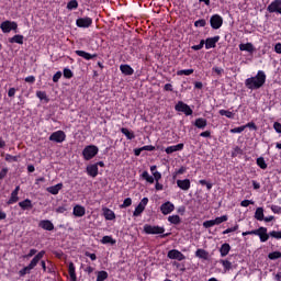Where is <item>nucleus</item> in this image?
Masks as SVG:
<instances>
[{"mask_svg":"<svg viewBox=\"0 0 281 281\" xmlns=\"http://www.w3.org/2000/svg\"><path fill=\"white\" fill-rule=\"evenodd\" d=\"M64 78L71 80L74 78V72L69 68H64Z\"/></svg>","mask_w":281,"mask_h":281,"instance_id":"8fccbe9b","label":"nucleus"},{"mask_svg":"<svg viewBox=\"0 0 281 281\" xmlns=\"http://www.w3.org/2000/svg\"><path fill=\"white\" fill-rule=\"evenodd\" d=\"M121 133L125 135L126 139H135V133L128 131L126 127H122Z\"/></svg>","mask_w":281,"mask_h":281,"instance_id":"473e14b6","label":"nucleus"},{"mask_svg":"<svg viewBox=\"0 0 281 281\" xmlns=\"http://www.w3.org/2000/svg\"><path fill=\"white\" fill-rule=\"evenodd\" d=\"M270 210L273 212V214H281V206L279 205H271Z\"/></svg>","mask_w":281,"mask_h":281,"instance_id":"052dcab7","label":"nucleus"},{"mask_svg":"<svg viewBox=\"0 0 281 281\" xmlns=\"http://www.w3.org/2000/svg\"><path fill=\"white\" fill-rule=\"evenodd\" d=\"M109 278V272L101 270L97 272V281H104L108 280Z\"/></svg>","mask_w":281,"mask_h":281,"instance_id":"f704fd0d","label":"nucleus"},{"mask_svg":"<svg viewBox=\"0 0 281 281\" xmlns=\"http://www.w3.org/2000/svg\"><path fill=\"white\" fill-rule=\"evenodd\" d=\"M160 212L164 216H168V214H172L175 212V204L170 201H167L160 205Z\"/></svg>","mask_w":281,"mask_h":281,"instance_id":"9b49d317","label":"nucleus"},{"mask_svg":"<svg viewBox=\"0 0 281 281\" xmlns=\"http://www.w3.org/2000/svg\"><path fill=\"white\" fill-rule=\"evenodd\" d=\"M38 226L46 232H54V223L49 220H42Z\"/></svg>","mask_w":281,"mask_h":281,"instance_id":"a211bd4d","label":"nucleus"},{"mask_svg":"<svg viewBox=\"0 0 281 281\" xmlns=\"http://www.w3.org/2000/svg\"><path fill=\"white\" fill-rule=\"evenodd\" d=\"M271 238H276L277 240L281 239V231H272L270 232Z\"/></svg>","mask_w":281,"mask_h":281,"instance_id":"864d4df0","label":"nucleus"},{"mask_svg":"<svg viewBox=\"0 0 281 281\" xmlns=\"http://www.w3.org/2000/svg\"><path fill=\"white\" fill-rule=\"evenodd\" d=\"M168 222L171 223V225H179L181 223V217L179 215H170Z\"/></svg>","mask_w":281,"mask_h":281,"instance_id":"c9c22d12","label":"nucleus"},{"mask_svg":"<svg viewBox=\"0 0 281 281\" xmlns=\"http://www.w3.org/2000/svg\"><path fill=\"white\" fill-rule=\"evenodd\" d=\"M214 220L203 222V227H205V229H210V227H214Z\"/></svg>","mask_w":281,"mask_h":281,"instance_id":"4d7b16f0","label":"nucleus"},{"mask_svg":"<svg viewBox=\"0 0 281 281\" xmlns=\"http://www.w3.org/2000/svg\"><path fill=\"white\" fill-rule=\"evenodd\" d=\"M239 227L240 226L238 225V223H236L233 227H229L223 231L222 234L225 235V234H232L234 232H238Z\"/></svg>","mask_w":281,"mask_h":281,"instance_id":"a19ab883","label":"nucleus"},{"mask_svg":"<svg viewBox=\"0 0 281 281\" xmlns=\"http://www.w3.org/2000/svg\"><path fill=\"white\" fill-rule=\"evenodd\" d=\"M120 70L124 76H133V74H135V70L133 69V67H131L127 64L121 65L120 66Z\"/></svg>","mask_w":281,"mask_h":281,"instance_id":"4be33fe9","label":"nucleus"},{"mask_svg":"<svg viewBox=\"0 0 281 281\" xmlns=\"http://www.w3.org/2000/svg\"><path fill=\"white\" fill-rule=\"evenodd\" d=\"M184 148V145L183 143H180L178 145H172V146H169L165 149V153L167 155H172V153H178L179 150H183Z\"/></svg>","mask_w":281,"mask_h":281,"instance_id":"aec40b11","label":"nucleus"},{"mask_svg":"<svg viewBox=\"0 0 281 281\" xmlns=\"http://www.w3.org/2000/svg\"><path fill=\"white\" fill-rule=\"evenodd\" d=\"M75 54L77 56H80L81 58H85V60H92V58H98V54L91 55L90 53H87L85 50H76Z\"/></svg>","mask_w":281,"mask_h":281,"instance_id":"412c9836","label":"nucleus"},{"mask_svg":"<svg viewBox=\"0 0 281 281\" xmlns=\"http://www.w3.org/2000/svg\"><path fill=\"white\" fill-rule=\"evenodd\" d=\"M205 25H207L205 19H200L194 22V27H205Z\"/></svg>","mask_w":281,"mask_h":281,"instance_id":"09e8293b","label":"nucleus"},{"mask_svg":"<svg viewBox=\"0 0 281 281\" xmlns=\"http://www.w3.org/2000/svg\"><path fill=\"white\" fill-rule=\"evenodd\" d=\"M245 128H247V126H245V125H241L239 127H234L231 130V133H233V134L243 133V131H245Z\"/></svg>","mask_w":281,"mask_h":281,"instance_id":"6e6d98bb","label":"nucleus"},{"mask_svg":"<svg viewBox=\"0 0 281 281\" xmlns=\"http://www.w3.org/2000/svg\"><path fill=\"white\" fill-rule=\"evenodd\" d=\"M146 209L142 205V204H138L136 207H135V211L133 212V216H139L142 215V213L145 211Z\"/></svg>","mask_w":281,"mask_h":281,"instance_id":"c03bdc74","label":"nucleus"},{"mask_svg":"<svg viewBox=\"0 0 281 281\" xmlns=\"http://www.w3.org/2000/svg\"><path fill=\"white\" fill-rule=\"evenodd\" d=\"M38 254V250L32 248L27 255L24 256V258H32L33 256H36Z\"/></svg>","mask_w":281,"mask_h":281,"instance_id":"69168bd1","label":"nucleus"},{"mask_svg":"<svg viewBox=\"0 0 281 281\" xmlns=\"http://www.w3.org/2000/svg\"><path fill=\"white\" fill-rule=\"evenodd\" d=\"M61 190H63V182L47 188V192L54 195L58 194V192H60Z\"/></svg>","mask_w":281,"mask_h":281,"instance_id":"a878e982","label":"nucleus"},{"mask_svg":"<svg viewBox=\"0 0 281 281\" xmlns=\"http://www.w3.org/2000/svg\"><path fill=\"white\" fill-rule=\"evenodd\" d=\"M229 251H232V246L228 243H225L220 247V254L222 258H225V256H227Z\"/></svg>","mask_w":281,"mask_h":281,"instance_id":"393cba45","label":"nucleus"},{"mask_svg":"<svg viewBox=\"0 0 281 281\" xmlns=\"http://www.w3.org/2000/svg\"><path fill=\"white\" fill-rule=\"evenodd\" d=\"M103 216L105 221H115V212H113L111 209H104Z\"/></svg>","mask_w":281,"mask_h":281,"instance_id":"c85d7f7f","label":"nucleus"},{"mask_svg":"<svg viewBox=\"0 0 281 281\" xmlns=\"http://www.w3.org/2000/svg\"><path fill=\"white\" fill-rule=\"evenodd\" d=\"M241 235L243 236H258L260 243H267V240H269V238L271 236L270 233H268L267 227H265V226H260L257 229L243 232Z\"/></svg>","mask_w":281,"mask_h":281,"instance_id":"7ed1b4c3","label":"nucleus"},{"mask_svg":"<svg viewBox=\"0 0 281 281\" xmlns=\"http://www.w3.org/2000/svg\"><path fill=\"white\" fill-rule=\"evenodd\" d=\"M269 260H278L281 258L280 251H273L268 255Z\"/></svg>","mask_w":281,"mask_h":281,"instance_id":"a18cd8bd","label":"nucleus"},{"mask_svg":"<svg viewBox=\"0 0 281 281\" xmlns=\"http://www.w3.org/2000/svg\"><path fill=\"white\" fill-rule=\"evenodd\" d=\"M19 27V24L16 22L12 21H4L1 23L0 29L2 30L3 34H10L12 30H16Z\"/></svg>","mask_w":281,"mask_h":281,"instance_id":"0eeeda50","label":"nucleus"},{"mask_svg":"<svg viewBox=\"0 0 281 281\" xmlns=\"http://www.w3.org/2000/svg\"><path fill=\"white\" fill-rule=\"evenodd\" d=\"M86 170L89 177H92V178L98 177V165H89Z\"/></svg>","mask_w":281,"mask_h":281,"instance_id":"cd10ccee","label":"nucleus"},{"mask_svg":"<svg viewBox=\"0 0 281 281\" xmlns=\"http://www.w3.org/2000/svg\"><path fill=\"white\" fill-rule=\"evenodd\" d=\"M204 45H205V40H201L200 44L191 46V49H193V52H199Z\"/></svg>","mask_w":281,"mask_h":281,"instance_id":"603ef678","label":"nucleus"},{"mask_svg":"<svg viewBox=\"0 0 281 281\" xmlns=\"http://www.w3.org/2000/svg\"><path fill=\"white\" fill-rule=\"evenodd\" d=\"M144 232L145 234H164V232H166V228L161 226H153V225L146 224L144 226Z\"/></svg>","mask_w":281,"mask_h":281,"instance_id":"ddd939ff","label":"nucleus"},{"mask_svg":"<svg viewBox=\"0 0 281 281\" xmlns=\"http://www.w3.org/2000/svg\"><path fill=\"white\" fill-rule=\"evenodd\" d=\"M177 186L180 188V190L188 192V190L191 188L190 179L177 180Z\"/></svg>","mask_w":281,"mask_h":281,"instance_id":"6ab92c4d","label":"nucleus"},{"mask_svg":"<svg viewBox=\"0 0 281 281\" xmlns=\"http://www.w3.org/2000/svg\"><path fill=\"white\" fill-rule=\"evenodd\" d=\"M212 71H214V74H216L217 76H223V74L225 72V70L220 67H213Z\"/></svg>","mask_w":281,"mask_h":281,"instance_id":"680f3d73","label":"nucleus"},{"mask_svg":"<svg viewBox=\"0 0 281 281\" xmlns=\"http://www.w3.org/2000/svg\"><path fill=\"white\" fill-rule=\"evenodd\" d=\"M19 207H21V210L23 211L32 210L34 207V204H32V200L25 199L24 201L19 202Z\"/></svg>","mask_w":281,"mask_h":281,"instance_id":"5701e85b","label":"nucleus"},{"mask_svg":"<svg viewBox=\"0 0 281 281\" xmlns=\"http://www.w3.org/2000/svg\"><path fill=\"white\" fill-rule=\"evenodd\" d=\"M74 216H77L78 218H82L85 214H87V209L80 204H76L72 210Z\"/></svg>","mask_w":281,"mask_h":281,"instance_id":"f3484780","label":"nucleus"},{"mask_svg":"<svg viewBox=\"0 0 281 281\" xmlns=\"http://www.w3.org/2000/svg\"><path fill=\"white\" fill-rule=\"evenodd\" d=\"M273 128L277 133H281V123L280 122H274L273 123Z\"/></svg>","mask_w":281,"mask_h":281,"instance_id":"338daca9","label":"nucleus"},{"mask_svg":"<svg viewBox=\"0 0 281 281\" xmlns=\"http://www.w3.org/2000/svg\"><path fill=\"white\" fill-rule=\"evenodd\" d=\"M77 27H91L93 25V19L91 18H79L76 21Z\"/></svg>","mask_w":281,"mask_h":281,"instance_id":"2eb2a0df","label":"nucleus"},{"mask_svg":"<svg viewBox=\"0 0 281 281\" xmlns=\"http://www.w3.org/2000/svg\"><path fill=\"white\" fill-rule=\"evenodd\" d=\"M67 139V135L63 131H57L50 134L49 142H56V144H63Z\"/></svg>","mask_w":281,"mask_h":281,"instance_id":"6e6552de","label":"nucleus"},{"mask_svg":"<svg viewBox=\"0 0 281 281\" xmlns=\"http://www.w3.org/2000/svg\"><path fill=\"white\" fill-rule=\"evenodd\" d=\"M140 177H142V179L147 181V183H155V181H159L161 179V172L155 171L153 173V176H150V173H148V171H143Z\"/></svg>","mask_w":281,"mask_h":281,"instance_id":"423d86ee","label":"nucleus"},{"mask_svg":"<svg viewBox=\"0 0 281 281\" xmlns=\"http://www.w3.org/2000/svg\"><path fill=\"white\" fill-rule=\"evenodd\" d=\"M175 110L179 113H184V115H192L194 111H192V108L188 105V103H184L183 101H178V103L175 105Z\"/></svg>","mask_w":281,"mask_h":281,"instance_id":"39448f33","label":"nucleus"},{"mask_svg":"<svg viewBox=\"0 0 281 281\" xmlns=\"http://www.w3.org/2000/svg\"><path fill=\"white\" fill-rule=\"evenodd\" d=\"M37 98L41 100H47V93L45 91H37L36 92Z\"/></svg>","mask_w":281,"mask_h":281,"instance_id":"e2e57ef3","label":"nucleus"},{"mask_svg":"<svg viewBox=\"0 0 281 281\" xmlns=\"http://www.w3.org/2000/svg\"><path fill=\"white\" fill-rule=\"evenodd\" d=\"M255 218L256 221H265V209L257 207L255 212Z\"/></svg>","mask_w":281,"mask_h":281,"instance_id":"7c9ffc66","label":"nucleus"},{"mask_svg":"<svg viewBox=\"0 0 281 281\" xmlns=\"http://www.w3.org/2000/svg\"><path fill=\"white\" fill-rule=\"evenodd\" d=\"M194 126L196 128H205V126H207V120L203 119V117H199L195 120L194 122Z\"/></svg>","mask_w":281,"mask_h":281,"instance_id":"c756f323","label":"nucleus"},{"mask_svg":"<svg viewBox=\"0 0 281 281\" xmlns=\"http://www.w3.org/2000/svg\"><path fill=\"white\" fill-rule=\"evenodd\" d=\"M195 256L205 260L207 258V251H205L204 249H198L195 251Z\"/></svg>","mask_w":281,"mask_h":281,"instance_id":"de8ad7c7","label":"nucleus"},{"mask_svg":"<svg viewBox=\"0 0 281 281\" xmlns=\"http://www.w3.org/2000/svg\"><path fill=\"white\" fill-rule=\"evenodd\" d=\"M228 220L227 215H223L220 217H216L215 220H213L215 225H221V223H226V221Z\"/></svg>","mask_w":281,"mask_h":281,"instance_id":"49530a36","label":"nucleus"},{"mask_svg":"<svg viewBox=\"0 0 281 281\" xmlns=\"http://www.w3.org/2000/svg\"><path fill=\"white\" fill-rule=\"evenodd\" d=\"M67 10H78V0H71L67 3Z\"/></svg>","mask_w":281,"mask_h":281,"instance_id":"37998d69","label":"nucleus"},{"mask_svg":"<svg viewBox=\"0 0 281 281\" xmlns=\"http://www.w3.org/2000/svg\"><path fill=\"white\" fill-rule=\"evenodd\" d=\"M222 267L224 268V271L227 272L232 269V263L229 260L221 259L220 260Z\"/></svg>","mask_w":281,"mask_h":281,"instance_id":"4c0bfd02","label":"nucleus"},{"mask_svg":"<svg viewBox=\"0 0 281 281\" xmlns=\"http://www.w3.org/2000/svg\"><path fill=\"white\" fill-rule=\"evenodd\" d=\"M257 166L261 168V170H267L268 165L267 161H265V157L257 158Z\"/></svg>","mask_w":281,"mask_h":281,"instance_id":"e433bc0d","label":"nucleus"},{"mask_svg":"<svg viewBox=\"0 0 281 281\" xmlns=\"http://www.w3.org/2000/svg\"><path fill=\"white\" fill-rule=\"evenodd\" d=\"M274 52H276V54H281V43H277L274 45Z\"/></svg>","mask_w":281,"mask_h":281,"instance_id":"774afa93","label":"nucleus"},{"mask_svg":"<svg viewBox=\"0 0 281 281\" xmlns=\"http://www.w3.org/2000/svg\"><path fill=\"white\" fill-rule=\"evenodd\" d=\"M254 200H243L240 202L241 207H249V205H254Z\"/></svg>","mask_w":281,"mask_h":281,"instance_id":"13d9d810","label":"nucleus"},{"mask_svg":"<svg viewBox=\"0 0 281 281\" xmlns=\"http://www.w3.org/2000/svg\"><path fill=\"white\" fill-rule=\"evenodd\" d=\"M267 10L270 14L277 13L281 14V0L272 1L268 7Z\"/></svg>","mask_w":281,"mask_h":281,"instance_id":"f8f14e48","label":"nucleus"},{"mask_svg":"<svg viewBox=\"0 0 281 281\" xmlns=\"http://www.w3.org/2000/svg\"><path fill=\"white\" fill-rule=\"evenodd\" d=\"M102 245H115L116 240L112 236L105 235L101 239Z\"/></svg>","mask_w":281,"mask_h":281,"instance_id":"2f4dec72","label":"nucleus"},{"mask_svg":"<svg viewBox=\"0 0 281 281\" xmlns=\"http://www.w3.org/2000/svg\"><path fill=\"white\" fill-rule=\"evenodd\" d=\"M44 257H45V250H41L40 252H37L34 256V258L31 260V262L19 271L20 278H25L27 273H32V269H34L38 265V262L43 260Z\"/></svg>","mask_w":281,"mask_h":281,"instance_id":"f03ea898","label":"nucleus"},{"mask_svg":"<svg viewBox=\"0 0 281 281\" xmlns=\"http://www.w3.org/2000/svg\"><path fill=\"white\" fill-rule=\"evenodd\" d=\"M133 205V199L126 198L123 203L120 205L121 210H124L126 207H131Z\"/></svg>","mask_w":281,"mask_h":281,"instance_id":"ea45409f","label":"nucleus"},{"mask_svg":"<svg viewBox=\"0 0 281 281\" xmlns=\"http://www.w3.org/2000/svg\"><path fill=\"white\" fill-rule=\"evenodd\" d=\"M60 78H63V72H61V71H57V72L53 76V82H58V80H60Z\"/></svg>","mask_w":281,"mask_h":281,"instance_id":"0e129e2a","label":"nucleus"},{"mask_svg":"<svg viewBox=\"0 0 281 281\" xmlns=\"http://www.w3.org/2000/svg\"><path fill=\"white\" fill-rule=\"evenodd\" d=\"M167 258H169L170 260H178L179 262H181L182 260H186V255H183L181 251L177 249H171L168 251Z\"/></svg>","mask_w":281,"mask_h":281,"instance_id":"1a4fd4ad","label":"nucleus"},{"mask_svg":"<svg viewBox=\"0 0 281 281\" xmlns=\"http://www.w3.org/2000/svg\"><path fill=\"white\" fill-rule=\"evenodd\" d=\"M265 82H267V75L265 71L259 70L255 77H250L245 80V87L250 91H256L258 89H262V87H265Z\"/></svg>","mask_w":281,"mask_h":281,"instance_id":"f257e3e1","label":"nucleus"},{"mask_svg":"<svg viewBox=\"0 0 281 281\" xmlns=\"http://www.w3.org/2000/svg\"><path fill=\"white\" fill-rule=\"evenodd\" d=\"M221 41V36L216 35L214 37H207L204 41L205 49H214L216 47V44Z\"/></svg>","mask_w":281,"mask_h":281,"instance_id":"4468645a","label":"nucleus"},{"mask_svg":"<svg viewBox=\"0 0 281 281\" xmlns=\"http://www.w3.org/2000/svg\"><path fill=\"white\" fill-rule=\"evenodd\" d=\"M99 148L95 145H88L82 150V157L86 161H91L95 155L99 153Z\"/></svg>","mask_w":281,"mask_h":281,"instance_id":"20e7f679","label":"nucleus"},{"mask_svg":"<svg viewBox=\"0 0 281 281\" xmlns=\"http://www.w3.org/2000/svg\"><path fill=\"white\" fill-rule=\"evenodd\" d=\"M210 23L213 30H221L223 26V18L218 14H214L211 16Z\"/></svg>","mask_w":281,"mask_h":281,"instance_id":"9d476101","label":"nucleus"},{"mask_svg":"<svg viewBox=\"0 0 281 281\" xmlns=\"http://www.w3.org/2000/svg\"><path fill=\"white\" fill-rule=\"evenodd\" d=\"M238 155H243V149L239 146H235L232 151V157H238Z\"/></svg>","mask_w":281,"mask_h":281,"instance_id":"3c124183","label":"nucleus"},{"mask_svg":"<svg viewBox=\"0 0 281 281\" xmlns=\"http://www.w3.org/2000/svg\"><path fill=\"white\" fill-rule=\"evenodd\" d=\"M220 115H224L225 117H228V120H234V112L229 110H220Z\"/></svg>","mask_w":281,"mask_h":281,"instance_id":"58836bf2","label":"nucleus"},{"mask_svg":"<svg viewBox=\"0 0 281 281\" xmlns=\"http://www.w3.org/2000/svg\"><path fill=\"white\" fill-rule=\"evenodd\" d=\"M200 186H205L207 190H212V182H209L207 180H199Z\"/></svg>","mask_w":281,"mask_h":281,"instance_id":"5fc2aeb1","label":"nucleus"},{"mask_svg":"<svg viewBox=\"0 0 281 281\" xmlns=\"http://www.w3.org/2000/svg\"><path fill=\"white\" fill-rule=\"evenodd\" d=\"M68 273L71 281H78V277L76 276V266L74 265V262H69Z\"/></svg>","mask_w":281,"mask_h":281,"instance_id":"b1692460","label":"nucleus"},{"mask_svg":"<svg viewBox=\"0 0 281 281\" xmlns=\"http://www.w3.org/2000/svg\"><path fill=\"white\" fill-rule=\"evenodd\" d=\"M192 74H194V69H183L177 71V76H192Z\"/></svg>","mask_w":281,"mask_h":281,"instance_id":"79ce46f5","label":"nucleus"},{"mask_svg":"<svg viewBox=\"0 0 281 281\" xmlns=\"http://www.w3.org/2000/svg\"><path fill=\"white\" fill-rule=\"evenodd\" d=\"M5 161H9V162H11V161H19V156H12L10 154H7L5 155Z\"/></svg>","mask_w":281,"mask_h":281,"instance_id":"bf43d9fd","label":"nucleus"},{"mask_svg":"<svg viewBox=\"0 0 281 281\" xmlns=\"http://www.w3.org/2000/svg\"><path fill=\"white\" fill-rule=\"evenodd\" d=\"M239 49L240 52H248L249 54H254L256 48L254 47V44L246 43V44H239Z\"/></svg>","mask_w":281,"mask_h":281,"instance_id":"bb28decb","label":"nucleus"},{"mask_svg":"<svg viewBox=\"0 0 281 281\" xmlns=\"http://www.w3.org/2000/svg\"><path fill=\"white\" fill-rule=\"evenodd\" d=\"M23 38H24L23 35L18 34L9 38V43H18V45H23Z\"/></svg>","mask_w":281,"mask_h":281,"instance_id":"72a5a7b5","label":"nucleus"},{"mask_svg":"<svg viewBox=\"0 0 281 281\" xmlns=\"http://www.w3.org/2000/svg\"><path fill=\"white\" fill-rule=\"evenodd\" d=\"M21 190V187L18 186L15 189L11 192L10 199L7 201V205H14V203H19V191Z\"/></svg>","mask_w":281,"mask_h":281,"instance_id":"dca6fc26","label":"nucleus"}]
</instances>
